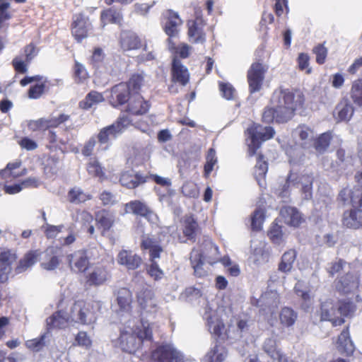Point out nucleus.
<instances>
[{
	"label": "nucleus",
	"mask_w": 362,
	"mask_h": 362,
	"mask_svg": "<svg viewBox=\"0 0 362 362\" xmlns=\"http://www.w3.org/2000/svg\"><path fill=\"white\" fill-rule=\"evenodd\" d=\"M17 259V255L13 250L0 247V279H6L11 270V265Z\"/></svg>",
	"instance_id": "17"
},
{
	"label": "nucleus",
	"mask_w": 362,
	"mask_h": 362,
	"mask_svg": "<svg viewBox=\"0 0 362 362\" xmlns=\"http://www.w3.org/2000/svg\"><path fill=\"white\" fill-rule=\"evenodd\" d=\"M165 15L167 21L164 25V31L169 37L168 38V48L173 49L174 47H171L170 44L172 43L173 38L178 36L182 21L180 18L179 14L172 10H168Z\"/></svg>",
	"instance_id": "13"
},
{
	"label": "nucleus",
	"mask_w": 362,
	"mask_h": 362,
	"mask_svg": "<svg viewBox=\"0 0 362 362\" xmlns=\"http://www.w3.org/2000/svg\"><path fill=\"white\" fill-rule=\"evenodd\" d=\"M136 115V111L129 104L122 110L111 124L103 127L97 134V139L100 145L109 146L112 140H115L122 134L129 127L133 125V117Z\"/></svg>",
	"instance_id": "2"
},
{
	"label": "nucleus",
	"mask_w": 362,
	"mask_h": 362,
	"mask_svg": "<svg viewBox=\"0 0 362 362\" xmlns=\"http://www.w3.org/2000/svg\"><path fill=\"white\" fill-rule=\"evenodd\" d=\"M190 261L194 269V274L197 276L206 275L207 271L204 268L202 255L198 250H192L190 256Z\"/></svg>",
	"instance_id": "35"
},
{
	"label": "nucleus",
	"mask_w": 362,
	"mask_h": 362,
	"mask_svg": "<svg viewBox=\"0 0 362 362\" xmlns=\"http://www.w3.org/2000/svg\"><path fill=\"white\" fill-rule=\"evenodd\" d=\"M332 139V136L329 132L322 134L314 142V147L318 153H325L329 144Z\"/></svg>",
	"instance_id": "40"
},
{
	"label": "nucleus",
	"mask_w": 362,
	"mask_h": 362,
	"mask_svg": "<svg viewBox=\"0 0 362 362\" xmlns=\"http://www.w3.org/2000/svg\"><path fill=\"white\" fill-rule=\"evenodd\" d=\"M100 18L103 27L108 24L120 25L123 21V15L121 9L112 6L101 11Z\"/></svg>",
	"instance_id": "21"
},
{
	"label": "nucleus",
	"mask_w": 362,
	"mask_h": 362,
	"mask_svg": "<svg viewBox=\"0 0 362 362\" xmlns=\"http://www.w3.org/2000/svg\"><path fill=\"white\" fill-rule=\"evenodd\" d=\"M354 109L348 99H342L337 105L334 117L338 122L349 121L354 115Z\"/></svg>",
	"instance_id": "23"
},
{
	"label": "nucleus",
	"mask_w": 362,
	"mask_h": 362,
	"mask_svg": "<svg viewBox=\"0 0 362 362\" xmlns=\"http://www.w3.org/2000/svg\"><path fill=\"white\" fill-rule=\"evenodd\" d=\"M266 69L259 62L253 63L247 72V81L250 93L260 90L264 78Z\"/></svg>",
	"instance_id": "14"
},
{
	"label": "nucleus",
	"mask_w": 362,
	"mask_h": 362,
	"mask_svg": "<svg viewBox=\"0 0 362 362\" xmlns=\"http://www.w3.org/2000/svg\"><path fill=\"white\" fill-rule=\"evenodd\" d=\"M151 264L147 268L148 274L154 279V280H160L163 276V272L159 268L158 264L154 259H150Z\"/></svg>",
	"instance_id": "60"
},
{
	"label": "nucleus",
	"mask_w": 362,
	"mask_h": 362,
	"mask_svg": "<svg viewBox=\"0 0 362 362\" xmlns=\"http://www.w3.org/2000/svg\"><path fill=\"white\" fill-rule=\"evenodd\" d=\"M197 229V223L192 217H189L185 220L184 234L188 239L192 240L195 237Z\"/></svg>",
	"instance_id": "55"
},
{
	"label": "nucleus",
	"mask_w": 362,
	"mask_h": 362,
	"mask_svg": "<svg viewBox=\"0 0 362 362\" xmlns=\"http://www.w3.org/2000/svg\"><path fill=\"white\" fill-rule=\"evenodd\" d=\"M347 264L341 259H337L329 263L326 267L327 272L330 276H334L338 274L340 271L344 270Z\"/></svg>",
	"instance_id": "53"
},
{
	"label": "nucleus",
	"mask_w": 362,
	"mask_h": 362,
	"mask_svg": "<svg viewBox=\"0 0 362 362\" xmlns=\"http://www.w3.org/2000/svg\"><path fill=\"white\" fill-rule=\"evenodd\" d=\"M348 313L349 305L346 304L334 303L332 300H326L321 304V320L329 321L334 326L342 324L344 322L343 317Z\"/></svg>",
	"instance_id": "6"
},
{
	"label": "nucleus",
	"mask_w": 362,
	"mask_h": 362,
	"mask_svg": "<svg viewBox=\"0 0 362 362\" xmlns=\"http://www.w3.org/2000/svg\"><path fill=\"white\" fill-rule=\"evenodd\" d=\"M153 292L150 288H146L143 293L137 298L141 308L144 310H149L154 308L156 305V300L153 298Z\"/></svg>",
	"instance_id": "37"
},
{
	"label": "nucleus",
	"mask_w": 362,
	"mask_h": 362,
	"mask_svg": "<svg viewBox=\"0 0 362 362\" xmlns=\"http://www.w3.org/2000/svg\"><path fill=\"white\" fill-rule=\"evenodd\" d=\"M137 215L145 218L150 223H156L158 216L145 203L137 201Z\"/></svg>",
	"instance_id": "39"
},
{
	"label": "nucleus",
	"mask_w": 362,
	"mask_h": 362,
	"mask_svg": "<svg viewBox=\"0 0 362 362\" xmlns=\"http://www.w3.org/2000/svg\"><path fill=\"white\" fill-rule=\"evenodd\" d=\"M40 256V252L38 250H29L19 260L15 268V272L16 274H21L25 272L37 262Z\"/></svg>",
	"instance_id": "24"
},
{
	"label": "nucleus",
	"mask_w": 362,
	"mask_h": 362,
	"mask_svg": "<svg viewBox=\"0 0 362 362\" xmlns=\"http://www.w3.org/2000/svg\"><path fill=\"white\" fill-rule=\"evenodd\" d=\"M206 163L204 165V173L206 176H209V175L214 170V165L217 163V158L216 156V151L214 148H210L208 151L206 157Z\"/></svg>",
	"instance_id": "51"
},
{
	"label": "nucleus",
	"mask_w": 362,
	"mask_h": 362,
	"mask_svg": "<svg viewBox=\"0 0 362 362\" xmlns=\"http://www.w3.org/2000/svg\"><path fill=\"white\" fill-rule=\"evenodd\" d=\"M70 119V116L65 114H60L58 117H53L47 119L49 128H57L62 124L65 123Z\"/></svg>",
	"instance_id": "62"
},
{
	"label": "nucleus",
	"mask_w": 362,
	"mask_h": 362,
	"mask_svg": "<svg viewBox=\"0 0 362 362\" xmlns=\"http://www.w3.org/2000/svg\"><path fill=\"white\" fill-rule=\"evenodd\" d=\"M100 306L96 302L76 301L72 313L76 317V322L83 325H90L97 321Z\"/></svg>",
	"instance_id": "5"
},
{
	"label": "nucleus",
	"mask_w": 362,
	"mask_h": 362,
	"mask_svg": "<svg viewBox=\"0 0 362 362\" xmlns=\"http://www.w3.org/2000/svg\"><path fill=\"white\" fill-rule=\"evenodd\" d=\"M47 261L41 263V267L46 270H54L60 264L59 256L57 255V249L54 247H48L45 250Z\"/></svg>",
	"instance_id": "32"
},
{
	"label": "nucleus",
	"mask_w": 362,
	"mask_h": 362,
	"mask_svg": "<svg viewBox=\"0 0 362 362\" xmlns=\"http://www.w3.org/2000/svg\"><path fill=\"white\" fill-rule=\"evenodd\" d=\"M87 171L90 175L96 177L102 178L105 176L103 169L96 159L90 160L87 163Z\"/></svg>",
	"instance_id": "49"
},
{
	"label": "nucleus",
	"mask_w": 362,
	"mask_h": 362,
	"mask_svg": "<svg viewBox=\"0 0 362 362\" xmlns=\"http://www.w3.org/2000/svg\"><path fill=\"white\" fill-rule=\"evenodd\" d=\"M46 335L41 334L40 337L27 340L25 341L26 347L33 352L41 351L45 346Z\"/></svg>",
	"instance_id": "46"
},
{
	"label": "nucleus",
	"mask_w": 362,
	"mask_h": 362,
	"mask_svg": "<svg viewBox=\"0 0 362 362\" xmlns=\"http://www.w3.org/2000/svg\"><path fill=\"white\" fill-rule=\"evenodd\" d=\"M209 330L211 334L220 336L224 329V325L221 320L218 318L209 317L207 319Z\"/></svg>",
	"instance_id": "50"
},
{
	"label": "nucleus",
	"mask_w": 362,
	"mask_h": 362,
	"mask_svg": "<svg viewBox=\"0 0 362 362\" xmlns=\"http://www.w3.org/2000/svg\"><path fill=\"white\" fill-rule=\"evenodd\" d=\"M204 25V21L201 18H197L194 21L187 22L188 36L191 42L194 43H204L205 42Z\"/></svg>",
	"instance_id": "18"
},
{
	"label": "nucleus",
	"mask_w": 362,
	"mask_h": 362,
	"mask_svg": "<svg viewBox=\"0 0 362 362\" xmlns=\"http://www.w3.org/2000/svg\"><path fill=\"white\" fill-rule=\"evenodd\" d=\"M304 96L300 91L289 90H276L271 98V106L265 108L262 114L264 122L270 123H284L294 115L296 109L303 105Z\"/></svg>",
	"instance_id": "1"
},
{
	"label": "nucleus",
	"mask_w": 362,
	"mask_h": 362,
	"mask_svg": "<svg viewBox=\"0 0 362 362\" xmlns=\"http://www.w3.org/2000/svg\"><path fill=\"white\" fill-rule=\"evenodd\" d=\"M64 228L63 224L54 226L46 223L42 226L44 234L47 239L55 238L59 233H60Z\"/></svg>",
	"instance_id": "54"
},
{
	"label": "nucleus",
	"mask_w": 362,
	"mask_h": 362,
	"mask_svg": "<svg viewBox=\"0 0 362 362\" xmlns=\"http://www.w3.org/2000/svg\"><path fill=\"white\" fill-rule=\"evenodd\" d=\"M38 49L33 42H30L23 47V60L19 57H16L11 62L12 66L16 74H25L28 72V66L33 59L37 55Z\"/></svg>",
	"instance_id": "10"
},
{
	"label": "nucleus",
	"mask_w": 362,
	"mask_h": 362,
	"mask_svg": "<svg viewBox=\"0 0 362 362\" xmlns=\"http://www.w3.org/2000/svg\"><path fill=\"white\" fill-rule=\"evenodd\" d=\"M337 349L339 352L347 356H350L354 353L355 346L350 339L348 329H344L339 336Z\"/></svg>",
	"instance_id": "29"
},
{
	"label": "nucleus",
	"mask_w": 362,
	"mask_h": 362,
	"mask_svg": "<svg viewBox=\"0 0 362 362\" xmlns=\"http://www.w3.org/2000/svg\"><path fill=\"white\" fill-rule=\"evenodd\" d=\"M351 98L356 105L362 106V80H357L353 83Z\"/></svg>",
	"instance_id": "45"
},
{
	"label": "nucleus",
	"mask_w": 362,
	"mask_h": 362,
	"mask_svg": "<svg viewBox=\"0 0 362 362\" xmlns=\"http://www.w3.org/2000/svg\"><path fill=\"white\" fill-rule=\"evenodd\" d=\"M11 4L8 1L0 3V30L7 25V21L12 18V13L8 11Z\"/></svg>",
	"instance_id": "47"
},
{
	"label": "nucleus",
	"mask_w": 362,
	"mask_h": 362,
	"mask_svg": "<svg viewBox=\"0 0 362 362\" xmlns=\"http://www.w3.org/2000/svg\"><path fill=\"white\" fill-rule=\"evenodd\" d=\"M298 319V313L289 307H284L279 313L281 325L286 327H292Z\"/></svg>",
	"instance_id": "34"
},
{
	"label": "nucleus",
	"mask_w": 362,
	"mask_h": 362,
	"mask_svg": "<svg viewBox=\"0 0 362 362\" xmlns=\"http://www.w3.org/2000/svg\"><path fill=\"white\" fill-rule=\"evenodd\" d=\"M46 88L45 81L33 85L28 90V97L30 99H39L45 93Z\"/></svg>",
	"instance_id": "48"
},
{
	"label": "nucleus",
	"mask_w": 362,
	"mask_h": 362,
	"mask_svg": "<svg viewBox=\"0 0 362 362\" xmlns=\"http://www.w3.org/2000/svg\"><path fill=\"white\" fill-rule=\"evenodd\" d=\"M359 286V276L356 273L347 272L336 282V288L341 293H349L356 291Z\"/></svg>",
	"instance_id": "16"
},
{
	"label": "nucleus",
	"mask_w": 362,
	"mask_h": 362,
	"mask_svg": "<svg viewBox=\"0 0 362 362\" xmlns=\"http://www.w3.org/2000/svg\"><path fill=\"white\" fill-rule=\"evenodd\" d=\"M90 25L89 18L83 13L73 16L70 30L71 35L78 43L82 42L84 39L88 37Z\"/></svg>",
	"instance_id": "9"
},
{
	"label": "nucleus",
	"mask_w": 362,
	"mask_h": 362,
	"mask_svg": "<svg viewBox=\"0 0 362 362\" xmlns=\"http://www.w3.org/2000/svg\"><path fill=\"white\" fill-rule=\"evenodd\" d=\"M280 213L284 222L288 225L298 226L303 220L300 212L293 207H284L281 209Z\"/></svg>",
	"instance_id": "30"
},
{
	"label": "nucleus",
	"mask_w": 362,
	"mask_h": 362,
	"mask_svg": "<svg viewBox=\"0 0 362 362\" xmlns=\"http://www.w3.org/2000/svg\"><path fill=\"white\" fill-rule=\"evenodd\" d=\"M294 134L298 136L303 148H308L312 146L315 137V133L312 129L305 125L299 126L295 129Z\"/></svg>",
	"instance_id": "27"
},
{
	"label": "nucleus",
	"mask_w": 362,
	"mask_h": 362,
	"mask_svg": "<svg viewBox=\"0 0 362 362\" xmlns=\"http://www.w3.org/2000/svg\"><path fill=\"white\" fill-rule=\"evenodd\" d=\"M264 221V212L262 209H257L255 211L252 216V228L254 230L262 229V223Z\"/></svg>",
	"instance_id": "56"
},
{
	"label": "nucleus",
	"mask_w": 362,
	"mask_h": 362,
	"mask_svg": "<svg viewBox=\"0 0 362 362\" xmlns=\"http://www.w3.org/2000/svg\"><path fill=\"white\" fill-rule=\"evenodd\" d=\"M96 143V139L94 136H91L88 140H87L81 148L82 155L85 157L91 156L93 154Z\"/></svg>",
	"instance_id": "61"
},
{
	"label": "nucleus",
	"mask_w": 362,
	"mask_h": 362,
	"mask_svg": "<svg viewBox=\"0 0 362 362\" xmlns=\"http://www.w3.org/2000/svg\"><path fill=\"white\" fill-rule=\"evenodd\" d=\"M268 235L274 243L280 244L283 241L284 234L281 227L277 223H273L268 233Z\"/></svg>",
	"instance_id": "57"
},
{
	"label": "nucleus",
	"mask_w": 362,
	"mask_h": 362,
	"mask_svg": "<svg viewBox=\"0 0 362 362\" xmlns=\"http://www.w3.org/2000/svg\"><path fill=\"white\" fill-rule=\"evenodd\" d=\"M247 133L250 139L248 144V154L250 156H252L257 153L262 142L272 139L275 132L272 127H263L260 124H254L247 128Z\"/></svg>",
	"instance_id": "7"
},
{
	"label": "nucleus",
	"mask_w": 362,
	"mask_h": 362,
	"mask_svg": "<svg viewBox=\"0 0 362 362\" xmlns=\"http://www.w3.org/2000/svg\"><path fill=\"white\" fill-rule=\"evenodd\" d=\"M117 344L123 352L134 354L136 352V322L129 321L120 330Z\"/></svg>",
	"instance_id": "8"
},
{
	"label": "nucleus",
	"mask_w": 362,
	"mask_h": 362,
	"mask_svg": "<svg viewBox=\"0 0 362 362\" xmlns=\"http://www.w3.org/2000/svg\"><path fill=\"white\" fill-rule=\"evenodd\" d=\"M88 73L84 66L75 61L74 66V79L76 83H82L88 78Z\"/></svg>",
	"instance_id": "42"
},
{
	"label": "nucleus",
	"mask_w": 362,
	"mask_h": 362,
	"mask_svg": "<svg viewBox=\"0 0 362 362\" xmlns=\"http://www.w3.org/2000/svg\"><path fill=\"white\" fill-rule=\"evenodd\" d=\"M189 80V73L187 68L180 60L174 58L172 64V81L185 86L188 83Z\"/></svg>",
	"instance_id": "19"
},
{
	"label": "nucleus",
	"mask_w": 362,
	"mask_h": 362,
	"mask_svg": "<svg viewBox=\"0 0 362 362\" xmlns=\"http://www.w3.org/2000/svg\"><path fill=\"white\" fill-rule=\"evenodd\" d=\"M68 199L71 203H80L85 202L88 198L81 189L73 188L68 192Z\"/></svg>",
	"instance_id": "59"
},
{
	"label": "nucleus",
	"mask_w": 362,
	"mask_h": 362,
	"mask_svg": "<svg viewBox=\"0 0 362 362\" xmlns=\"http://www.w3.org/2000/svg\"><path fill=\"white\" fill-rule=\"evenodd\" d=\"M66 321L62 316L60 311L54 313L47 320V323L49 329H61L64 327Z\"/></svg>",
	"instance_id": "41"
},
{
	"label": "nucleus",
	"mask_w": 362,
	"mask_h": 362,
	"mask_svg": "<svg viewBox=\"0 0 362 362\" xmlns=\"http://www.w3.org/2000/svg\"><path fill=\"white\" fill-rule=\"evenodd\" d=\"M110 274L107 267L100 263L93 265L85 275V282L88 286H99L104 284Z\"/></svg>",
	"instance_id": "11"
},
{
	"label": "nucleus",
	"mask_w": 362,
	"mask_h": 362,
	"mask_svg": "<svg viewBox=\"0 0 362 362\" xmlns=\"http://www.w3.org/2000/svg\"><path fill=\"white\" fill-rule=\"evenodd\" d=\"M227 356V351L224 346L215 344L207 352L204 358V362H222Z\"/></svg>",
	"instance_id": "33"
},
{
	"label": "nucleus",
	"mask_w": 362,
	"mask_h": 362,
	"mask_svg": "<svg viewBox=\"0 0 362 362\" xmlns=\"http://www.w3.org/2000/svg\"><path fill=\"white\" fill-rule=\"evenodd\" d=\"M96 226L98 229L101 230L102 235H105L115 223V217L110 211L102 209L95 213Z\"/></svg>",
	"instance_id": "20"
},
{
	"label": "nucleus",
	"mask_w": 362,
	"mask_h": 362,
	"mask_svg": "<svg viewBox=\"0 0 362 362\" xmlns=\"http://www.w3.org/2000/svg\"><path fill=\"white\" fill-rule=\"evenodd\" d=\"M104 100L105 98L103 93L96 90H91L86 95L83 100L79 102L78 107L81 110H88Z\"/></svg>",
	"instance_id": "28"
},
{
	"label": "nucleus",
	"mask_w": 362,
	"mask_h": 362,
	"mask_svg": "<svg viewBox=\"0 0 362 362\" xmlns=\"http://www.w3.org/2000/svg\"><path fill=\"white\" fill-rule=\"evenodd\" d=\"M60 158L54 155L45 156L42 166L44 174L47 177L56 176L59 170Z\"/></svg>",
	"instance_id": "25"
},
{
	"label": "nucleus",
	"mask_w": 362,
	"mask_h": 362,
	"mask_svg": "<svg viewBox=\"0 0 362 362\" xmlns=\"http://www.w3.org/2000/svg\"><path fill=\"white\" fill-rule=\"evenodd\" d=\"M313 177L310 175H299L291 172L283 185L276 189V194L281 198H288L291 192L298 189L303 194V199H309L312 197V185Z\"/></svg>",
	"instance_id": "3"
},
{
	"label": "nucleus",
	"mask_w": 362,
	"mask_h": 362,
	"mask_svg": "<svg viewBox=\"0 0 362 362\" xmlns=\"http://www.w3.org/2000/svg\"><path fill=\"white\" fill-rule=\"evenodd\" d=\"M70 269L74 272L84 273L89 268L90 259L86 250H79L67 257Z\"/></svg>",
	"instance_id": "15"
},
{
	"label": "nucleus",
	"mask_w": 362,
	"mask_h": 362,
	"mask_svg": "<svg viewBox=\"0 0 362 362\" xmlns=\"http://www.w3.org/2000/svg\"><path fill=\"white\" fill-rule=\"evenodd\" d=\"M152 337V329L148 321L141 320V328L137 331V338L142 341H150Z\"/></svg>",
	"instance_id": "58"
},
{
	"label": "nucleus",
	"mask_w": 362,
	"mask_h": 362,
	"mask_svg": "<svg viewBox=\"0 0 362 362\" xmlns=\"http://www.w3.org/2000/svg\"><path fill=\"white\" fill-rule=\"evenodd\" d=\"M119 182L122 186L129 189H134L136 187V174L134 170H127L122 173Z\"/></svg>",
	"instance_id": "44"
},
{
	"label": "nucleus",
	"mask_w": 362,
	"mask_h": 362,
	"mask_svg": "<svg viewBox=\"0 0 362 362\" xmlns=\"http://www.w3.org/2000/svg\"><path fill=\"white\" fill-rule=\"evenodd\" d=\"M104 59V54L103 49L100 47H95L90 58V64L93 67H98Z\"/></svg>",
	"instance_id": "63"
},
{
	"label": "nucleus",
	"mask_w": 362,
	"mask_h": 362,
	"mask_svg": "<svg viewBox=\"0 0 362 362\" xmlns=\"http://www.w3.org/2000/svg\"><path fill=\"white\" fill-rule=\"evenodd\" d=\"M262 348L264 352L273 359L274 362H292L289 361L281 350L278 349L276 340L274 337L266 339Z\"/></svg>",
	"instance_id": "22"
},
{
	"label": "nucleus",
	"mask_w": 362,
	"mask_h": 362,
	"mask_svg": "<svg viewBox=\"0 0 362 362\" xmlns=\"http://www.w3.org/2000/svg\"><path fill=\"white\" fill-rule=\"evenodd\" d=\"M117 303L121 311H129L132 308V295L127 288H120L117 291Z\"/></svg>",
	"instance_id": "31"
},
{
	"label": "nucleus",
	"mask_w": 362,
	"mask_h": 362,
	"mask_svg": "<svg viewBox=\"0 0 362 362\" xmlns=\"http://www.w3.org/2000/svg\"><path fill=\"white\" fill-rule=\"evenodd\" d=\"M117 262L121 265H124L128 269H134L135 267L136 255L132 251L123 250L117 255Z\"/></svg>",
	"instance_id": "38"
},
{
	"label": "nucleus",
	"mask_w": 362,
	"mask_h": 362,
	"mask_svg": "<svg viewBox=\"0 0 362 362\" xmlns=\"http://www.w3.org/2000/svg\"><path fill=\"white\" fill-rule=\"evenodd\" d=\"M141 247L144 250H149L150 259H152L159 258L160 254L163 251L159 241L153 236L149 235L142 236Z\"/></svg>",
	"instance_id": "26"
},
{
	"label": "nucleus",
	"mask_w": 362,
	"mask_h": 362,
	"mask_svg": "<svg viewBox=\"0 0 362 362\" xmlns=\"http://www.w3.org/2000/svg\"><path fill=\"white\" fill-rule=\"evenodd\" d=\"M136 90V78L132 77L127 82H121L110 88L108 101L115 107L124 105L129 103Z\"/></svg>",
	"instance_id": "4"
},
{
	"label": "nucleus",
	"mask_w": 362,
	"mask_h": 362,
	"mask_svg": "<svg viewBox=\"0 0 362 362\" xmlns=\"http://www.w3.org/2000/svg\"><path fill=\"white\" fill-rule=\"evenodd\" d=\"M120 45L124 51L136 48V37L129 32L124 31L121 33Z\"/></svg>",
	"instance_id": "43"
},
{
	"label": "nucleus",
	"mask_w": 362,
	"mask_h": 362,
	"mask_svg": "<svg viewBox=\"0 0 362 362\" xmlns=\"http://www.w3.org/2000/svg\"><path fill=\"white\" fill-rule=\"evenodd\" d=\"M154 362H184L182 354L172 345L158 347L152 353Z\"/></svg>",
	"instance_id": "12"
},
{
	"label": "nucleus",
	"mask_w": 362,
	"mask_h": 362,
	"mask_svg": "<svg viewBox=\"0 0 362 362\" xmlns=\"http://www.w3.org/2000/svg\"><path fill=\"white\" fill-rule=\"evenodd\" d=\"M74 345L89 349L92 346V340L86 332L79 331L75 336Z\"/></svg>",
	"instance_id": "52"
},
{
	"label": "nucleus",
	"mask_w": 362,
	"mask_h": 362,
	"mask_svg": "<svg viewBox=\"0 0 362 362\" xmlns=\"http://www.w3.org/2000/svg\"><path fill=\"white\" fill-rule=\"evenodd\" d=\"M296 251L294 250H289L285 252L283 254L281 261L279 264V270L284 273L291 272L293 268V262L296 258Z\"/></svg>",
	"instance_id": "36"
},
{
	"label": "nucleus",
	"mask_w": 362,
	"mask_h": 362,
	"mask_svg": "<svg viewBox=\"0 0 362 362\" xmlns=\"http://www.w3.org/2000/svg\"><path fill=\"white\" fill-rule=\"evenodd\" d=\"M313 52L316 55V62L322 64L325 62L327 55V49L322 44H320L314 47Z\"/></svg>",
	"instance_id": "64"
}]
</instances>
